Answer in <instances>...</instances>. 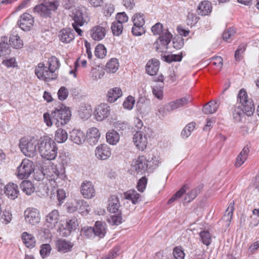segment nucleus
Masks as SVG:
<instances>
[{
    "mask_svg": "<svg viewBox=\"0 0 259 259\" xmlns=\"http://www.w3.org/2000/svg\"><path fill=\"white\" fill-rule=\"evenodd\" d=\"M71 114L69 108L61 105L52 112L51 114L45 113L44 114V121L48 126L55 124L57 127L67 124L70 119Z\"/></svg>",
    "mask_w": 259,
    "mask_h": 259,
    "instance_id": "obj_1",
    "label": "nucleus"
},
{
    "mask_svg": "<svg viewBox=\"0 0 259 259\" xmlns=\"http://www.w3.org/2000/svg\"><path fill=\"white\" fill-rule=\"evenodd\" d=\"M38 150L41 157L48 160H54L57 155L56 144L48 136L40 137Z\"/></svg>",
    "mask_w": 259,
    "mask_h": 259,
    "instance_id": "obj_2",
    "label": "nucleus"
},
{
    "mask_svg": "<svg viewBox=\"0 0 259 259\" xmlns=\"http://www.w3.org/2000/svg\"><path fill=\"white\" fill-rule=\"evenodd\" d=\"M38 141L34 137L22 138L19 142V147L22 153L27 157H33L37 154V147L39 146Z\"/></svg>",
    "mask_w": 259,
    "mask_h": 259,
    "instance_id": "obj_3",
    "label": "nucleus"
},
{
    "mask_svg": "<svg viewBox=\"0 0 259 259\" xmlns=\"http://www.w3.org/2000/svg\"><path fill=\"white\" fill-rule=\"evenodd\" d=\"M237 101L241 104L243 110L246 115L250 116L253 115L255 110L254 104L251 99H248L247 93L244 89H242L239 91Z\"/></svg>",
    "mask_w": 259,
    "mask_h": 259,
    "instance_id": "obj_4",
    "label": "nucleus"
},
{
    "mask_svg": "<svg viewBox=\"0 0 259 259\" xmlns=\"http://www.w3.org/2000/svg\"><path fill=\"white\" fill-rule=\"evenodd\" d=\"M59 4L57 1L44 2V3L36 5L33 8V12L44 17H50L52 11L57 9Z\"/></svg>",
    "mask_w": 259,
    "mask_h": 259,
    "instance_id": "obj_5",
    "label": "nucleus"
},
{
    "mask_svg": "<svg viewBox=\"0 0 259 259\" xmlns=\"http://www.w3.org/2000/svg\"><path fill=\"white\" fill-rule=\"evenodd\" d=\"M35 73L38 79L45 81H49L57 78L56 73L50 69L48 66H45L44 63H40L36 67Z\"/></svg>",
    "mask_w": 259,
    "mask_h": 259,
    "instance_id": "obj_6",
    "label": "nucleus"
},
{
    "mask_svg": "<svg viewBox=\"0 0 259 259\" xmlns=\"http://www.w3.org/2000/svg\"><path fill=\"white\" fill-rule=\"evenodd\" d=\"M18 177L20 179H27L34 171L33 164L28 159H24L17 168Z\"/></svg>",
    "mask_w": 259,
    "mask_h": 259,
    "instance_id": "obj_7",
    "label": "nucleus"
},
{
    "mask_svg": "<svg viewBox=\"0 0 259 259\" xmlns=\"http://www.w3.org/2000/svg\"><path fill=\"white\" fill-rule=\"evenodd\" d=\"M24 216L26 222L31 225L38 224L40 220L39 211L36 208H27L24 211Z\"/></svg>",
    "mask_w": 259,
    "mask_h": 259,
    "instance_id": "obj_8",
    "label": "nucleus"
},
{
    "mask_svg": "<svg viewBox=\"0 0 259 259\" xmlns=\"http://www.w3.org/2000/svg\"><path fill=\"white\" fill-rule=\"evenodd\" d=\"M34 24V18L29 13H24L20 17L18 21L19 27L24 31H29L33 26Z\"/></svg>",
    "mask_w": 259,
    "mask_h": 259,
    "instance_id": "obj_9",
    "label": "nucleus"
},
{
    "mask_svg": "<svg viewBox=\"0 0 259 259\" xmlns=\"http://www.w3.org/2000/svg\"><path fill=\"white\" fill-rule=\"evenodd\" d=\"M148 160L144 156H139L136 160L134 164L132 165L133 170H135L137 174H143L148 170Z\"/></svg>",
    "mask_w": 259,
    "mask_h": 259,
    "instance_id": "obj_10",
    "label": "nucleus"
},
{
    "mask_svg": "<svg viewBox=\"0 0 259 259\" xmlns=\"http://www.w3.org/2000/svg\"><path fill=\"white\" fill-rule=\"evenodd\" d=\"M172 36V34L167 30L163 33L154 44L156 51L162 52L161 46L164 47L166 49H167V46L170 42Z\"/></svg>",
    "mask_w": 259,
    "mask_h": 259,
    "instance_id": "obj_11",
    "label": "nucleus"
},
{
    "mask_svg": "<svg viewBox=\"0 0 259 259\" xmlns=\"http://www.w3.org/2000/svg\"><path fill=\"white\" fill-rule=\"evenodd\" d=\"M95 154L98 159L106 160L110 157L111 150L108 145L102 144L96 147Z\"/></svg>",
    "mask_w": 259,
    "mask_h": 259,
    "instance_id": "obj_12",
    "label": "nucleus"
},
{
    "mask_svg": "<svg viewBox=\"0 0 259 259\" xmlns=\"http://www.w3.org/2000/svg\"><path fill=\"white\" fill-rule=\"evenodd\" d=\"M74 23L79 26H82L84 23L87 22V16L84 11L81 9H75L70 15Z\"/></svg>",
    "mask_w": 259,
    "mask_h": 259,
    "instance_id": "obj_13",
    "label": "nucleus"
},
{
    "mask_svg": "<svg viewBox=\"0 0 259 259\" xmlns=\"http://www.w3.org/2000/svg\"><path fill=\"white\" fill-rule=\"evenodd\" d=\"M110 113V107L106 104L98 105L94 111L95 118L97 121H102L106 118Z\"/></svg>",
    "mask_w": 259,
    "mask_h": 259,
    "instance_id": "obj_14",
    "label": "nucleus"
},
{
    "mask_svg": "<svg viewBox=\"0 0 259 259\" xmlns=\"http://www.w3.org/2000/svg\"><path fill=\"white\" fill-rule=\"evenodd\" d=\"M133 142L135 146L140 150H144L147 145V139L146 135L143 136L141 131H138L134 135Z\"/></svg>",
    "mask_w": 259,
    "mask_h": 259,
    "instance_id": "obj_15",
    "label": "nucleus"
},
{
    "mask_svg": "<svg viewBox=\"0 0 259 259\" xmlns=\"http://www.w3.org/2000/svg\"><path fill=\"white\" fill-rule=\"evenodd\" d=\"M80 192L85 198H92L95 195V190L90 181L83 182L81 185Z\"/></svg>",
    "mask_w": 259,
    "mask_h": 259,
    "instance_id": "obj_16",
    "label": "nucleus"
},
{
    "mask_svg": "<svg viewBox=\"0 0 259 259\" xmlns=\"http://www.w3.org/2000/svg\"><path fill=\"white\" fill-rule=\"evenodd\" d=\"M191 101V98L190 97H185L169 103L167 105H166V109L168 111H172L178 108H180L185 105H187L189 102Z\"/></svg>",
    "mask_w": 259,
    "mask_h": 259,
    "instance_id": "obj_17",
    "label": "nucleus"
},
{
    "mask_svg": "<svg viewBox=\"0 0 259 259\" xmlns=\"http://www.w3.org/2000/svg\"><path fill=\"white\" fill-rule=\"evenodd\" d=\"M60 219V214L58 210L54 209L46 217V221L48 227L53 229L58 224Z\"/></svg>",
    "mask_w": 259,
    "mask_h": 259,
    "instance_id": "obj_18",
    "label": "nucleus"
},
{
    "mask_svg": "<svg viewBox=\"0 0 259 259\" xmlns=\"http://www.w3.org/2000/svg\"><path fill=\"white\" fill-rule=\"evenodd\" d=\"M4 193L9 198L14 200L19 193L18 186L14 183H9L5 187Z\"/></svg>",
    "mask_w": 259,
    "mask_h": 259,
    "instance_id": "obj_19",
    "label": "nucleus"
},
{
    "mask_svg": "<svg viewBox=\"0 0 259 259\" xmlns=\"http://www.w3.org/2000/svg\"><path fill=\"white\" fill-rule=\"evenodd\" d=\"M105 28L100 25L93 27L91 30V36L95 40H101L106 35Z\"/></svg>",
    "mask_w": 259,
    "mask_h": 259,
    "instance_id": "obj_20",
    "label": "nucleus"
},
{
    "mask_svg": "<svg viewBox=\"0 0 259 259\" xmlns=\"http://www.w3.org/2000/svg\"><path fill=\"white\" fill-rule=\"evenodd\" d=\"M74 244L70 241L59 239L56 242V248L59 252L66 253L70 251Z\"/></svg>",
    "mask_w": 259,
    "mask_h": 259,
    "instance_id": "obj_21",
    "label": "nucleus"
},
{
    "mask_svg": "<svg viewBox=\"0 0 259 259\" xmlns=\"http://www.w3.org/2000/svg\"><path fill=\"white\" fill-rule=\"evenodd\" d=\"M87 141L91 145H94L98 142L100 133L99 130L96 127L89 128L87 131Z\"/></svg>",
    "mask_w": 259,
    "mask_h": 259,
    "instance_id": "obj_22",
    "label": "nucleus"
},
{
    "mask_svg": "<svg viewBox=\"0 0 259 259\" xmlns=\"http://www.w3.org/2000/svg\"><path fill=\"white\" fill-rule=\"evenodd\" d=\"M59 37L63 43H69L74 39V33L70 29H63L59 32Z\"/></svg>",
    "mask_w": 259,
    "mask_h": 259,
    "instance_id": "obj_23",
    "label": "nucleus"
},
{
    "mask_svg": "<svg viewBox=\"0 0 259 259\" xmlns=\"http://www.w3.org/2000/svg\"><path fill=\"white\" fill-rule=\"evenodd\" d=\"M159 68V62L157 59H152L148 62L146 66L147 74L153 76L157 74Z\"/></svg>",
    "mask_w": 259,
    "mask_h": 259,
    "instance_id": "obj_24",
    "label": "nucleus"
},
{
    "mask_svg": "<svg viewBox=\"0 0 259 259\" xmlns=\"http://www.w3.org/2000/svg\"><path fill=\"white\" fill-rule=\"evenodd\" d=\"M220 100L211 101L206 104L203 108V112L205 114H210L215 113L220 105Z\"/></svg>",
    "mask_w": 259,
    "mask_h": 259,
    "instance_id": "obj_25",
    "label": "nucleus"
},
{
    "mask_svg": "<svg viewBox=\"0 0 259 259\" xmlns=\"http://www.w3.org/2000/svg\"><path fill=\"white\" fill-rule=\"evenodd\" d=\"M70 139L75 144L80 145L85 141V136L82 132L73 130L70 133Z\"/></svg>",
    "mask_w": 259,
    "mask_h": 259,
    "instance_id": "obj_26",
    "label": "nucleus"
},
{
    "mask_svg": "<svg viewBox=\"0 0 259 259\" xmlns=\"http://www.w3.org/2000/svg\"><path fill=\"white\" fill-rule=\"evenodd\" d=\"M212 11L211 3L207 1H202L197 8L198 14L201 16L208 15Z\"/></svg>",
    "mask_w": 259,
    "mask_h": 259,
    "instance_id": "obj_27",
    "label": "nucleus"
},
{
    "mask_svg": "<svg viewBox=\"0 0 259 259\" xmlns=\"http://www.w3.org/2000/svg\"><path fill=\"white\" fill-rule=\"evenodd\" d=\"M119 199L116 196H111L108 199V206L107 210L111 213L118 212L120 207Z\"/></svg>",
    "mask_w": 259,
    "mask_h": 259,
    "instance_id": "obj_28",
    "label": "nucleus"
},
{
    "mask_svg": "<svg viewBox=\"0 0 259 259\" xmlns=\"http://www.w3.org/2000/svg\"><path fill=\"white\" fill-rule=\"evenodd\" d=\"M249 152L248 147L245 146L236 157L235 163L236 167L241 166L244 163L248 157Z\"/></svg>",
    "mask_w": 259,
    "mask_h": 259,
    "instance_id": "obj_29",
    "label": "nucleus"
},
{
    "mask_svg": "<svg viewBox=\"0 0 259 259\" xmlns=\"http://www.w3.org/2000/svg\"><path fill=\"white\" fill-rule=\"evenodd\" d=\"M122 95L121 90L119 88L111 89L107 95V100L111 103L114 102Z\"/></svg>",
    "mask_w": 259,
    "mask_h": 259,
    "instance_id": "obj_30",
    "label": "nucleus"
},
{
    "mask_svg": "<svg viewBox=\"0 0 259 259\" xmlns=\"http://www.w3.org/2000/svg\"><path fill=\"white\" fill-rule=\"evenodd\" d=\"M95 230V235L100 238L104 237L106 233V224L104 222L97 221L93 227Z\"/></svg>",
    "mask_w": 259,
    "mask_h": 259,
    "instance_id": "obj_31",
    "label": "nucleus"
},
{
    "mask_svg": "<svg viewBox=\"0 0 259 259\" xmlns=\"http://www.w3.org/2000/svg\"><path fill=\"white\" fill-rule=\"evenodd\" d=\"M124 197L127 200H130L134 204L139 203L141 200L140 195L135 190L131 189L124 192Z\"/></svg>",
    "mask_w": 259,
    "mask_h": 259,
    "instance_id": "obj_32",
    "label": "nucleus"
},
{
    "mask_svg": "<svg viewBox=\"0 0 259 259\" xmlns=\"http://www.w3.org/2000/svg\"><path fill=\"white\" fill-rule=\"evenodd\" d=\"M107 142L110 145H116L119 141L120 136L119 134L114 130H111L106 134Z\"/></svg>",
    "mask_w": 259,
    "mask_h": 259,
    "instance_id": "obj_33",
    "label": "nucleus"
},
{
    "mask_svg": "<svg viewBox=\"0 0 259 259\" xmlns=\"http://www.w3.org/2000/svg\"><path fill=\"white\" fill-rule=\"evenodd\" d=\"M21 238L23 242L27 247L32 248L34 246L35 244V239L32 234L25 232L23 233Z\"/></svg>",
    "mask_w": 259,
    "mask_h": 259,
    "instance_id": "obj_34",
    "label": "nucleus"
},
{
    "mask_svg": "<svg viewBox=\"0 0 259 259\" xmlns=\"http://www.w3.org/2000/svg\"><path fill=\"white\" fill-rule=\"evenodd\" d=\"M51 170L54 174V175H52V176L54 177L53 179H55V177H56V178H59L62 180H64L65 178L66 175L65 167L61 166L58 167L57 165H52Z\"/></svg>",
    "mask_w": 259,
    "mask_h": 259,
    "instance_id": "obj_35",
    "label": "nucleus"
},
{
    "mask_svg": "<svg viewBox=\"0 0 259 259\" xmlns=\"http://www.w3.org/2000/svg\"><path fill=\"white\" fill-rule=\"evenodd\" d=\"M119 63L118 60L116 58L111 59L106 65V70L109 73H114L118 69Z\"/></svg>",
    "mask_w": 259,
    "mask_h": 259,
    "instance_id": "obj_36",
    "label": "nucleus"
},
{
    "mask_svg": "<svg viewBox=\"0 0 259 259\" xmlns=\"http://www.w3.org/2000/svg\"><path fill=\"white\" fill-rule=\"evenodd\" d=\"M8 38L7 37H1V57L4 56L7 58V56L10 54L11 50L9 45L7 43Z\"/></svg>",
    "mask_w": 259,
    "mask_h": 259,
    "instance_id": "obj_37",
    "label": "nucleus"
},
{
    "mask_svg": "<svg viewBox=\"0 0 259 259\" xmlns=\"http://www.w3.org/2000/svg\"><path fill=\"white\" fill-rule=\"evenodd\" d=\"M68 139L67 132L62 128H58L55 133V140L59 143L65 142Z\"/></svg>",
    "mask_w": 259,
    "mask_h": 259,
    "instance_id": "obj_38",
    "label": "nucleus"
},
{
    "mask_svg": "<svg viewBox=\"0 0 259 259\" xmlns=\"http://www.w3.org/2000/svg\"><path fill=\"white\" fill-rule=\"evenodd\" d=\"M22 190L27 195H31L34 192L35 188L33 184L29 181H23L21 185Z\"/></svg>",
    "mask_w": 259,
    "mask_h": 259,
    "instance_id": "obj_39",
    "label": "nucleus"
},
{
    "mask_svg": "<svg viewBox=\"0 0 259 259\" xmlns=\"http://www.w3.org/2000/svg\"><path fill=\"white\" fill-rule=\"evenodd\" d=\"M9 42L10 45L14 49H19L23 46V40L20 39L18 34L10 36Z\"/></svg>",
    "mask_w": 259,
    "mask_h": 259,
    "instance_id": "obj_40",
    "label": "nucleus"
},
{
    "mask_svg": "<svg viewBox=\"0 0 259 259\" xmlns=\"http://www.w3.org/2000/svg\"><path fill=\"white\" fill-rule=\"evenodd\" d=\"M147 160H148V169L153 170L155 169L160 163L159 157L154 156L153 154H149Z\"/></svg>",
    "mask_w": 259,
    "mask_h": 259,
    "instance_id": "obj_41",
    "label": "nucleus"
},
{
    "mask_svg": "<svg viewBox=\"0 0 259 259\" xmlns=\"http://www.w3.org/2000/svg\"><path fill=\"white\" fill-rule=\"evenodd\" d=\"M202 187L198 186L192 189L190 191L186 194L187 197L185 198V200L187 202H190L192 200L195 199L197 195L200 192Z\"/></svg>",
    "mask_w": 259,
    "mask_h": 259,
    "instance_id": "obj_42",
    "label": "nucleus"
},
{
    "mask_svg": "<svg viewBox=\"0 0 259 259\" xmlns=\"http://www.w3.org/2000/svg\"><path fill=\"white\" fill-rule=\"evenodd\" d=\"M60 67L59 61L55 56H52L49 59L48 61V67L53 73H55V71Z\"/></svg>",
    "mask_w": 259,
    "mask_h": 259,
    "instance_id": "obj_43",
    "label": "nucleus"
},
{
    "mask_svg": "<svg viewBox=\"0 0 259 259\" xmlns=\"http://www.w3.org/2000/svg\"><path fill=\"white\" fill-rule=\"evenodd\" d=\"M234 204L235 202L234 201L229 204V206L226 210L225 213L223 217V219L229 223L231 222L232 218L233 212L234 209Z\"/></svg>",
    "mask_w": 259,
    "mask_h": 259,
    "instance_id": "obj_44",
    "label": "nucleus"
},
{
    "mask_svg": "<svg viewBox=\"0 0 259 259\" xmlns=\"http://www.w3.org/2000/svg\"><path fill=\"white\" fill-rule=\"evenodd\" d=\"M144 16L141 13L135 14L132 18L134 26H144L145 23Z\"/></svg>",
    "mask_w": 259,
    "mask_h": 259,
    "instance_id": "obj_45",
    "label": "nucleus"
},
{
    "mask_svg": "<svg viewBox=\"0 0 259 259\" xmlns=\"http://www.w3.org/2000/svg\"><path fill=\"white\" fill-rule=\"evenodd\" d=\"M245 114L244 111L243 110V107H234L233 110V117L236 121H240L242 117Z\"/></svg>",
    "mask_w": 259,
    "mask_h": 259,
    "instance_id": "obj_46",
    "label": "nucleus"
},
{
    "mask_svg": "<svg viewBox=\"0 0 259 259\" xmlns=\"http://www.w3.org/2000/svg\"><path fill=\"white\" fill-rule=\"evenodd\" d=\"M121 212L119 211L117 214L111 215L108 219V222L112 225L118 226L122 222V218L121 217Z\"/></svg>",
    "mask_w": 259,
    "mask_h": 259,
    "instance_id": "obj_47",
    "label": "nucleus"
},
{
    "mask_svg": "<svg viewBox=\"0 0 259 259\" xmlns=\"http://www.w3.org/2000/svg\"><path fill=\"white\" fill-rule=\"evenodd\" d=\"M202 242L208 246L211 242V236L207 231H203L199 233Z\"/></svg>",
    "mask_w": 259,
    "mask_h": 259,
    "instance_id": "obj_48",
    "label": "nucleus"
},
{
    "mask_svg": "<svg viewBox=\"0 0 259 259\" xmlns=\"http://www.w3.org/2000/svg\"><path fill=\"white\" fill-rule=\"evenodd\" d=\"M195 127V123L192 122L188 123L183 130L181 135L183 138H187L190 136L192 131L194 130Z\"/></svg>",
    "mask_w": 259,
    "mask_h": 259,
    "instance_id": "obj_49",
    "label": "nucleus"
},
{
    "mask_svg": "<svg viewBox=\"0 0 259 259\" xmlns=\"http://www.w3.org/2000/svg\"><path fill=\"white\" fill-rule=\"evenodd\" d=\"M107 51L104 45L99 44L95 48V55L98 58H103L106 55Z\"/></svg>",
    "mask_w": 259,
    "mask_h": 259,
    "instance_id": "obj_50",
    "label": "nucleus"
},
{
    "mask_svg": "<svg viewBox=\"0 0 259 259\" xmlns=\"http://www.w3.org/2000/svg\"><path fill=\"white\" fill-rule=\"evenodd\" d=\"M59 162L61 164V166L65 167L70 163L71 158L68 154L61 153L59 155Z\"/></svg>",
    "mask_w": 259,
    "mask_h": 259,
    "instance_id": "obj_51",
    "label": "nucleus"
},
{
    "mask_svg": "<svg viewBox=\"0 0 259 259\" xmlns=\"http://www.w3.org/2000/svg\"><path fill=\"white\" fill-rule=\"evenodd\" d=\"M111 28L114 35L119 36L122 33L123 25L114 21L112 23Z\"/></svg>",
    "mask_w": 259,
    "mask_h": 259,
    "instance_id": "obj_52",
    "label": "nucleus"
},
{
    "mask_svg": "<svg viewBox=\"0 0 259 259\" xmlns=\"http://www.w3.org/2000/svg\"><path fill=\"white\" fill-rule=\"evenodd\" d=\"M92 110L90 107L81 106L79 110L78 114L82 119H88L91 115Z\"/></svg>",
    "mask_w": 259,
    "mask_h": 259,
    "instance_id": "obj_53",
    "label": "nucleus"
},
{
    "mask_svg": "<svg viewBox=\"0 0 259 259\" xmlns=\"http://www.w3.org/2000/svg\"><path fill=\"white\" fill-rule=\"evenodd\" d=\"M163 87L160 85H155L152 87V93L157 99L161 100L163 98Z\"/></svg>",
    "mask_w": 259,
    "mask_h": 259,
    "instance_id": "obj_54",
    "label": "nucleus"
},
{
    "mask_svg": "<svg viewBox=\"0 0 259 259\" xmlns=\"http://www.w3.org/2000/svg\"><path fill=\"white\" fill-rule=\"evenodd\" d=\"M2 64L8 68H15L18 66L17 62L15 57L3 59Z\"/></svg>",
    "mask_w": 259,
    "mask_h": 259,
    "instance_id": "obj_55",
    "label": "nucleus"
},
{
    "mask_svg": "<svg viewBox=\"0 0 259 259\" xmlns=\"http://www.w3.org/2000/svg\"><path fill=\"white\" fill-rule=\"evenodd\" d=\"M78 226V220L76 217H73L67 221L66 227L71 231L75 230Z\"/></svg>",
    "mask_w": 259,
    "mask_h": 259,
    "instance_id": "obj_56",
    "label": "nucleus"
},
{
    "mask_svg": "<svg viewBox=\"0 0 259 259\" xmlns=\"http://www.w3.org/2000/svg\"><path fill=\"white\" fill-rule=\"evenodd\" d=\"M52 248L49 244H44L40 246V254L42 258L48 256L51 252Z\"/></svg>",
    "mask_w": 259,
    "mask_h": 259,
    "instance_id": "obj_57",
    "label": "nucleus"
},
{
    "mask_svg": "<svg viewBox=\"0 0 259 259\" xmlns=\"http://www.w3.org/2000/svg\"><path fill=\"white\" fill-rule=\"evenodd\" d=\"M12 219V214L10 210H5L1 215V222L3 224L7 225L10 223Z\"/></svg>",
    "mask_w": 259,
    "mask_h": 259,
    "instance_id": "obj_58",
    "label": "nucleus"
},
{
    "mask_svg": "<svg viewBox=\"0 0 259 259\" xmlns=\"http://www.w3.org/2000/svg\"><path fill=\"white\" fill-rule=\"evenodd\" d=\"M246 45L245 44H242L239 45L235 52V58L237 61H240L242 59V54L246 50Z\"/></svg>",
    "mask_w": 259,
    "mask_h": 259,
    "instance_id": "obj_59",
    "label": "nucleus"
},
{
    "mask_svg": "<svg viewBox=\"0 0 259 259\" xmlns=\"http://www.w3.org/2000/svg\"><path fill=\"white\" fill-rule=\"evenodd\" d=\"M81 233L87 238L95 237V230L92 227H84L82 228Z\"/></svg>",
    "mask_w": 259,
    "mask_h": 259,
    "instance_id": "obj_60",
    "label": "nucleus"
},
{
    "mask_svg": "<svg viewBox=\"0 0 259 259\" xmlns=\"http://www.w3.org/2000/svg\"><path fill=\"white\" fill-rule=\"evenodd\" d=\"M135 102V100L134 98L131 96H129L124 101L123 103V106L125 109L131 110L133 108Z\"/></svg>",
    "mask_w": 259,
    "mask_h": 259,
    "instance_id": "obj_61",
    "label": "nucleus"
},
{
    "mask_svg": "<svg viewBox=\"0 0 259 259\" xmlns=\"http://www.w3.org/2000/svg\"><path fill=\"white\" fill-rule=\"evenodd\" d=\"M198 18L195 14L192 12H189L187 15V23L188 25L191 26L194 25L198 21Z\"/></svg>",
    "mask_w": 259,
    "mask_h": 259,
    "instance_id": "obj_62",
    "label": "nucleus"
},
{
    "mask_svg": "<svg viewBox=\"0 0 259 259\" xmlns=\"http://www.w3.org/2000/svg\"><path fill=\"white\" fill-rule=\"evenodd\" d=\"M80 205L79 210L81 213H88L90 211V208L88 203L83 200H79L77 202Z\"/></svg>",
    "mask_w": 259,
    "mask_h": 259,
    "instance_id": "obj_63",
    "label": "nucleus"
},
{
    "mask_svg": "<svg viewBox=\"0 0 259 259\" xmlns=\"http://www.w3.org/2000/svg\"><path fill=\"white\" fill-rule=\"evenodd\" d=\"M173 255L175 259H184L185 253L181 247H176L173 250Z\"/></svg>",
    "mask_w": 259,
    "mask_h": 259,
    "instance_id": "obj_64",
    "label": "nucleus"
}]
</instances>
